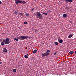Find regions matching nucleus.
I'll return each mask as SVG.
<instances>
[{
	"label": "nucleus",
	"instance_id": "nucleus-1",
	"mask_svg": "<svg viewBox=\"0 0 76 76\" xmlns=\"http://www.w3.org/2000/svg\"><path fill=\"white\" fill-rule=\"evenodd\" d=\"M27 38H29V37L28 36H19L17 37L18 39H21V40H24V39H26Z\"/></svg>",
	"mask_w": 76,
	"mask_h": 76
},
{
	"label": "nucleus",
	"instance_id": "nucleus-2",
	"mask_svg": "<svg viewBox=\"0 0 76 76\" xmlns=\"http://www.w3.org/2000/svg\"><path fill=\"white\" fill-rule=\"evenodd\" d=\"M15 3L16 4H18L19 3L25 4V3H26V2L22 0H15Z\"/></svg>",
	"mask_w": 76,
	"mask_h": 76
},
{
	"label": "nucleus",
	"instance_id": "nucleus-3",
	"mask_svg": "<svg viewBox=\"0 0 76 76\" xmlns=\"http://www.w3.org/2000/svg\"><path fill=\"white\" fill-rule=\"evenodd\" d=\"M35 13L36 15V16L39 19H41L42 15L41 14L40 12H37Z\"/></svg>",
	"mask_w": 76,
	"mask_h": 76
},
{
	"label": "nucleus",
	"instance_id": "nucleus-4",
	"mask_svg": "<svg viewBox=\"0 0 76 76\" xmlns=\"http://www.w3.org/2000/svg\"><path fill=\"white\" fill-rule=\"evenodd\" d=\"M3 42H4L5 44H10L9 39L8 38L6 39H4L3 40Z\"/></svg>",
	"mask_w": 76,
	"mask_h": 76
},
{
	"label": "nucleus",
	"instance_id": "nucleus-5",
	"mask_svg": "<svg viewBox=\"0 0 76 76\" xmlns=\"http://www.w3.org/2000/svg\"><path fill=\"white\" fill-rule=\"evenodd\" d=\"M42 54L43 56H44V57H46V56H47V55H49V54H50V53L46 52L44 53H42Z\"/></svg>",
	"mask_w": 76,
	"mask_h": 76
},
{
	"label": "nucleus",
	"instance_id": "nucleus-6",
	"mask_svg": "<svg viewBox=\"0 0 76 76\" xmlns=\"http://www.w3.org/2000/svg\"><path fill=\"white\" fill-rule=\"evenodd\" d=\"M66 3H69V2L70 3H72L73 1V0H65Z\"/></svg>",
	"mask_w": 76,
	"mask_h": 76
},
{
	"label": "nucleus",
	"instance_id": "nucleus-7",
	"mask_svg": "<svg viewBox=\"0 0 76 76\" xmlns=\"http://www.w3.org/2000/svg\"><path fill=\"white\" fill-rule=\"evenodd\" d=\"M3 52H7V50L6 49V48H4V49L3 50Z\"/></svg>",
	"mask_w": 76,
	"mask_h": 76
},
{
	"label": "nucleus",
	"instance_id": "nucleus-8",
	"mask_svg": "<svg viewBox=\"0 0 76 76\" xmlns=\"http://www.w3.org/2000/svg\"><path fill=\"white\" fill-rule=\"evenodd\" d=\"M74 53V52L73 51H71L69 53V54H70L71 55H72V54H73Z\"/></svg>",
	"mask_w": 76,
	"mask_h": 76
},
{
	"label": "nucleus",
	"instance_id": "nucleus-9",
	"mask_svg": "<svg viewBox=\"0 0 76 76\" xmlns=\"http://www.w3.org/2000/svg\"><path fill=\"white\" fill-rule=\"evenodd\" d=\"M37 50H34L33 51V53H34V54H35V53H37Z\"/></svg>",
	"mask_w": 76,
	"mask_h": 76
},
{
	"label": "nucleus",
	"instance_id": "nucleus-10",
	"mask_svg": "<svg viewBox=\"0 0 76 76\" xmlns=\"http://www.w3.org/2000/svg\"><path fill=\"white\" fill-rule=\"evenodd\" d=\"M59 43H60V44H61V43H63V40H60L58 41Z\"/></svg>",
	"mask_w": 76,
	"mask_h": 76
},
{
	"label": "nucleus",
	"instance_id": "nucleus-11",
	"mask_svg": "<svg viewBox=\"0 0 76 76\" xmlns=\"http://www.w3.org/2000/svg\"><path fill=\"white\" fill-rule=\"evenodd\" d=\"M63 16L64 18H66L67 16V15L66 14H64L63 15Z\"/></svg>",
	"mask_w": 76,
	"mask_h": 76
},
{
	"label": "nucleus",
	"instance_id": "nucleus-12",
	"mask_svg": "<svg viewBox=\"0 0 76 76\" xmlns=\"http://www.w3.org/2000/svg\"><path fill=\"white\" fill-rule=\"evenodd\" d=\"M14 13L15 14H18V11L17 10L15 11H14Z\"/></svg>",
	"mask_w": 76,
	"mask_h": 76
},
{
	"label": "nucleus",
	"instance_id": "nucleus-13",
	"mask_svg": "<svg viewBox=\"0 0 76 76\" xmlns=\"http://www.w3.org/2000/svg\"><path fill=\"white\" fill-rule=\"evenodd\" d=\"M18 15H19L21 16H23V14L20 12L19 13Z\"/></svg>",
	"mask_w": 76,
	"mask_h": 76
},
{
	"label": "nucleus",
	"instance_id": "nucleus-14",
	"mask_svg": "<svg viewBox=\"0 0 76 76\" xmlns=\"http://www.w3.org/2000/svg\"><path fill=\"white\" fill-rule=\"evenodd\" d=\"M27 56H28V54H27V55H25L24 56V57H25V58H28V57Z\"/></svg>",
	"mask_w": 76,
	"mask_h": 76
},
{
	"label": "nucleus",
	"instance_id": "nucleus-15",
	"mask_svg": "<svg viewBox=\"0 0 76 76\" xmlns=\"http://www.w3.org/2000/svg\"><path fill=\"white\" fill-rule=\"evenodd\" d=\"M71 37H72V35L70 34L68 36V38H71Z\"/></svg>",
	"mask_w": 76,
	"mask_h": 76
},
{
	"label": "nucleus",
	"instance_id": "nucleus-16",
	"mask_svg": "<svg viewBox=\"0 0 76 76\" xmlns=\"http://www.w3.org/2000/svg\"><path fill=\"white\" fill-rule=\"evenodd\" d=\"M25 16H29V13H26L25 14Z\"/></svg>",
	"mask_w": 76,
	"mask_h": 76
},
{
	"label": "nucleus",
	"instance_id": "nucleus-17",
	"mask_svg": "<svg viewBox=\"0 0 76 76\" xmlns=\"http://www.w3.org/2000/svg\"><path fill=\"white\" fill-rule=\"evenodd\" d=\"M1 45H4V43L3 42H2L1 43Z\"/></svg>",
	"mask_w": 76,
	"mask_h": 76
},
{
	"label": "nucleus",
	"instance_id": "nucleus-18",
	"mask_svg": "<svg viewBox=\"0 0 76 76\" xmlns=\"http://www.w3.org/2000/svg\"><path fill=\"white\" fill-rule=\"evenodd\" d=\"M24 24L25 25H27V24H28V22L26 21H25L24 22Z\"/></svg>",
	"mask_w": 76,
	"mask_h": 76
},
{
	"label": "nucleus",
	"instance_id": "nucleus-19",
	"mask_svg": "<svg viewBox=\"0 0 76 76\" xmlns=\"http://www.w3.org/2000/svg\"><path fill=\"white\" fill-rule=\"evenodd\" d=\"M55 45H58V43L57 42H55Z\"/></svg>",
	"mask_w": 76,
	"mask_h": 76
},
{
	"label": "nucleus",
	"instance_id": "nucleus-20",
	"mask_svg": "<svg viewBox=\"0 0 76 76\" xmlns=\"http://www.w3.org/2000/svg\"><path fill=\"white\" fill-rule=\"evenodd\" d=\"M42 14H43L44 15H48V14L47 13H45V12H43L42 13Z\"/></svg>",
	"mask_w": 76,
	"mask_h": 76
},
{
	"label": "nucleus",
	"instance_id": "nucleus-21",
	"mask_svg": "<svg viewBox=\"0 0 76 76\" xmlns=\"http://www.w3.org/2000/svg\"><path fill=\"white\" fill-rule=\"evenodd\" d=\"M13 71L14 72H16V69H13Z\"/></svg>",
	"mask_w": 76,
	"mask_h": 76
},
{
	"label": "nucleus",
	"instance_id": "nucleus-22",
	"mask_svg": "<svg viewBox=\"0 0 76 76\" xmlns=\"http://www.w3.org/2000/svg\"><path fill=\"white\" fill-rule=\"evenodd\" d=\"M66 9V10H69V7H65Z\"/></svg>",
	"mask_w": 76,
	"mask_h": 76
},
{
	"label": "nucleus",
	"instance_id": "nucleus-23",
	"mask_svg": "<svg viewBox=\"0 0 76 76\" xmlns=\"http://www.w3.org/2000/svg\"><path fill=\"white\" fill-rule=\"evenodd\" d=\"M58 41H60V40H61L60 39H61V38H60V37H58Z\"/></svg>",
	"mask_w": 76,
	"mask_h": 76
},
{
	"label": "nucleus",
	"instance_id": "nucleus-24",
	"mask_svg": "<svg viewBox=\"0 0 76 76\" xmlns=\"http://www.w3.org/2000/svg\"><path fill=\"white\" fill-rule=\"evenodd\" d=\"M15 40V41H18V39L16 38H15L14 39V40Z\"/></svg>",
	"mask_w": 76,
	"mask_h": 76
},
{
	"label": "nucleus",
	"instance_id": "nucleus-25",
	"mask_svg": "<svg viewBox=\"0 0 76 76\" xmlns=\"http://www.w3.org/2000/svg\"><path fill=\"white\" fill-rule=\"evenodd\" d=\"M31 10L32 11H34V8H32L31 9Z\"/></svg>",
	"mask_w": 76,
	"mask_h": 76
},
{
	"label": "nucleus",
	"instance_id": "nucleus-26",
	"mask_svg": "<svg viewBox=\"0 0 76 76\" xmlns=\"http://www.w3.org/2000/svg\"><path fill=\"white\" fill-rule=\"evenodd\" d=\"M47 52H50V50H48L46 51Z\"/></svg>",
	"mask_w": 76,
	"mask_h": 76
},
{
	"label": "nucleus",
	"instance_id": "nucleus-27",
	"mask_svg": "<svg viewBox=\"0 0 76 76\" xmlns=\"http://www.w3.org/2000/svg\"><path fill=\"white\" fill-rule=\"evenodd\" d=\"M1 3H2L1 1H0V4H1Z\"/></svg>",
	"mask_w": 76,
	"mask_h": 76
},
{
	"label": "nucleus",
	"instance_id": "nucleus-28",
	"mask_svg": "<svg viewBox=\"0 0 76 76\" xmlns=\"http://www.w3.org/2000/svg\"><path fill=\"white\" fill-rule=\"evenodd\" d=\"M56 53H54V55H56Z\"/></svg>",
	"mask_w": 76,
	"mask_h": 76
},
{
	"label": "nucleus",
	"instance_id": "nucleus-29",
	"mask_svg": "<svg viewBox=\"0 0 76 76\" xmlns=\"http://www.w3.org/2000/svg\"><path fill=\"white\" fill-rule=\"evenodd\" d=\"M2 63V62H0V64H1Z\"/></svg>",
	"mask_w": 76,
	"mask_h": 76
}]
</instances>
